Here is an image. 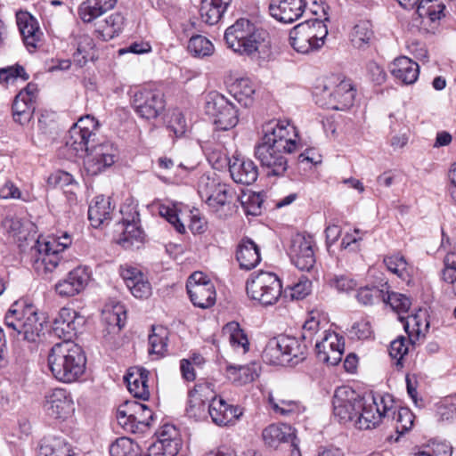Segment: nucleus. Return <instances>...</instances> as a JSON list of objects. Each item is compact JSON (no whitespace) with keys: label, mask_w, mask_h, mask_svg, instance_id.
<instances>
[{"label":"nucleus","mask_w":456,"mask_h":456,"mask_svg":"<svg viewBox=\"0 0 456 456\" xmlns=\"http://www.w3.org/2000/svg\"><path fill=\"white\" fill-rule=\"evenodd\" d=\"M264 133L261 142L255 148V156L267 169V176H282L288 168L284 154L297 148L296 128L288 122L275 121L266 124Z\"/></svg>","instance_id":"nucleus-1"},{"label":"nucleus","mask_w":456,"mask_h":456,"mask_svg":"<svg viewBox=\"0 0 456 456\" xmlns=\"http://www.w3.org/2000/svg\"><path fill=\"white\" fill-rule=\"evenodd\" d=\"M53 376L63 383L77 381L85 372L86 357L82 347L71 340L55 344L48 354Z\"/></svg>","instance_id":"nucleus-2"},{"label":"nucleus","mask_w":456,"mask_h":456,"mask_svg":"<svg viewBox=\"0 0 456 456\" xmlns=\"http://www.w3.org/2000/svg\"><path fill=\"white\" fill-rule=\"evenodd\" d=\"M268 33L248 19H239L224 32L227 46L234 53L250 56L267 45Z\"/></svg>","instance_id":"nucleus-3"},{"label":"nucleus","mask_w":456,"mask_h":456,"mask_svg":"<svg viewBox=\"0 0 456 456\" xmlns=\"http://www.w3.org/2000/svg\"><path fill=\"white\" fill-rule=\"evenodd\" d=\"M4 322L7 328L24 340L35 342L43 330L44 322L33 305L20 307L14 304L5 314Z\"/></svg>","instance_id":"nucleus-4"},{"label":"nucleus","mask_w":456,"mask_h":456,"mask_svg":"<svg viewBox=\"0 0 456 456\" xmlns=\"http://www.w3.org/2000/svg\"><path fill=\"white\" fill-rule=\"evenodd\" d=\"M327 35V26L315 19L295 26L289 32V42L297 53H308L322 47Z\"/></svg>","instance_id":"nucleus-5"},{"label":"nucleus","mask_w":456,"mask_h":456,"mask_svg":"<svg viewBox=\"0 0 456 456\" xmlns=\"http://www.w3.org/2000/svg\"><path fill=\"white\" fill-rule=\"evenodd\" d=\"M317 90L320 92H316L315 94L321 98L317 102L327 108L344 110L354 103L355 90L349 80L333 77L325 81Z\"/></svg>","instance_id":"nucleus-6"},{"label":"nucleus","mask_w":456,"mask_h":456,"mask_svg":"<svg viewBox=\"0 0 456 456\" xmlns=\"http://www.w3.org/2000/svg\"><path fill=\"white\" fill-rule=\"evenodd\" d=\"M281 289L276 274L263 271L250 274L246 285L248 296L265 305L274 304L281 294Z\"/></svg>","instance_id":"nucleus-7"},{"label":"nucleus","mask_w":456,"mask_h":456,"mask_svg":"<svg viewBox=\"0 0 456 456\" xmlns=\"http://www.w3.org/2000/svg\"><path fill=\"white\" fill-rule=\"evenodd\" d=\"M361 408L354 421L359 429L376 428L382 419L390 418L391 407L386 403L384 397H362Z\"/></svg>","instance_id":"nucleus-8"},{"label":"nucleus","mask_w":456,"mask_h":456,"mask_svg":"<svg viewBox=\"0 0 456 456\" xmlns=\"http://www.w3.org/2000/svg\"><path fill=\"white\" fill-rule=\"evenodd\" d=\"M117 146L105 141L94 143L93 147L86 153L84 166L86 173L90 175H97L110 167L118 158Z\"/></svg>","instance_id":"nucleus-9"},{"label":"nucleus","mask_w":456,"mask_h":456,"mask_svg":"<svg viewBox=\"0 0 456 456\" xmlns=\"http://www.w3.org/2000/svg\"><path fill=\"white\" fill-rule=\"evenodd\" d=\"M205 111L220 130H228L238 122L237 110L224 95L216 94L206 102Z\"/></svg>","instance_id":"nucleus-10"},{"label":"nucleus","mask_w":456,"mask_h":456,"mask_svg":"<svg viewBox=\"0 0 456 456\" xmlns=\"http://www.w3.org/2000/svg\"><path fill=\"white\" fill-rule=\"evenodd\" d=\"M187 292L191 303L200 308H209L216 303L214 284L201 272H194L186 283Z\"/></svg>","instance_id":"nucleus-11"},{"label":"nucleus","mask_w":456,"mask_h":456,"mask_svg":"<svg viewBox=\"0 0 456 456\" xmlns=\"http://www.w3.org/2000/svg\"><path fill=\"white\" fill-rule=\"evenodd\" d=\"M362 397L349 387L336 389L333 396V413L340 422L354 421L361 408Z\"/></svg>","instance_id":"nucleus-12"},{"label":"nucleus","mask_w":456,"mask_h":456,"mask_svg":"<svg viewBox=\"0 0 456 456\" xmlns=\"http://www.w3.org/2000/svg\"><path fill=\"white\" fill-rule=\"evenodd\" d=\"M44 410L45 413L58 420L64 421L75 412V403L71 394L63 388L49 391L45 396Z\"/></svg>","instance_id":"nucleus-13"},{"label":"nucleus","mask_w":456,"mask_h":456,"mask_svg":"<svg viewBox=\"0 0 456 456\" xmlns=\"http://www.w3.org/2000/svg\"><path fill=\"white\" fill-rule=\"evenodd\" d=\"M314 240L311 235L297 233L291 238L289 255L301 271H310L315 264Z\"/></svg>","instance_id":"nucleus-14"},{"label":"nucleus","mask_w":456,"mask_h":456,"mask_svg":"<svg viewBox=\"0 0 456 456\" xmlns=\"http://www.w3.org/2000/svg\"><path fill=\"white\" fill-rule=\"evenodd\" d=\"M316 355L319 361L331 366L340 362L344 353V340L336 332L323 330L322 338L315 340Z\"/></svg>","instance_id":"nucleus-15"},{"label":"nucleus","mask_w":456,"mask_h":456,"mask_svg":"<svg viewBox=\"0 0 456 456\" xmlns=\"http://www.w3.org/2000/svg\"><path fill=\"white\" fill-rule=\"evenodd\" d=\"M60 253L49 242L38 239L31 248V263L39 275H46L55 270L61 262Z\"/></svg>","instance_id":"nucleus-16"},{"label":"nucleus","mask_w":456,"mask_h":456,"mask_svg":"<svg viewBox=\"0 0 456 456\" xmlns=\"http://www.w3.org/2000/svg\"><path fill=\"white\" fill-rule=\"evenodd\" d=\"M132 106L142 118L153 119L163 111L165 101L159 92L143 89L134 93Z\"/></svg>","instance_id":"nucleus-17"},{"label":"nucleus","mask_w":456,"mask_h":456,"mask_svg":"<svg viewBox=\"0 0 456 456\" xmlns=\"http://www.w3.org/2000/svg\"><path fill=\"white\" fill-rule=\"evenodd\" d=\"M412 14L414 25L426 31L433 29L444 17L445 5L442 0H419Z\"/></svg>","instance_id":"nucleus-18"},{"label":"nucleus","mask_w":456,"mask_h":456,"mask_svg":"<svg viewBox=\"0 0 456 456\" xmlns=\"http://www.w3.org/2000/svg\"><path fill=\"white\" fill-rule=\"evenodd\" d=\"M214 394L209 383H197L189 392L186 406V415L189 418L200 420L207 417L208 404Z\"/></svg>","instance_id":"nucleus-19"},{"label":"nucleus","mask_w":456,"mask_h":456,"mask_svg":"<svg viewBox=\"0 0 456 456\" xmlns=\"http://www.w3.org/2000/svg\"><path fill=\"white\" fill-rule=\"evenodd\" d=\"M37 95L36 84L28 83L14 98L12 103V116L15 122L28 124L35 110V102Z\"/></svg>","instance_id":"nucleus-20"},{"label":"nucleus","mask_w":456,"mask_h":456,"mask_svg":"<svg viewBox=\"0 0 456 456\" xmlns=\"http://www.w3.org/2000/svg\"><path fill=\"white\" fill-rule=\"evenodd\" d=\"M84 323V317L77 311L69 307H62L53 320V331L55 336L63 340H71Z\"/></svg>","instance_id":"nucleus-21"},{"label":"nucleus","mask_w":456,"mask_h":456,"mask_svg":"<svg viewBox=\"0 0 456 456\" xmlns=\"http://www.w3.org/2000/svg\"><path fill=\"white\" fill-rule=\"evenodd\" d=\"M89 281L90 272L88 268L78 266L70 271L66 278L59 281L54 289L61 297H74L85 289Z\"/></svg>","instance_id":"nucleus-22"},{"label":"nucleus","mask_w":456,"mask_h":456,"mask_svg":"<svg viewBox=\"0 0 456 456\" xmlns=\"http://www.w3.org/2000/svg\"><path fill=\"white\" fill-rule=\"evenodd\" d=\"M305 5V0H272L269 12L278 21L292 23L303 15Z\"/></svg>","instance_id":"nucleus-23"},{"label":"nucleus","mask_w":456,"mask_h":456,"mask_svg":"<svg viewBox=\"0 0 456 456\" xmlns=\"http://www.w3.org/2000/svg\"><path fill=\"white\" fill-rule=\"evenodd\" d=\"M119 273L134 297L147 298L151 295V283L140 269L126 265L120 266Z\"/></svg>","instance_id":"nucleus-24"},{"label":"nucleus","mask_w":456,"mask_h":456,"mask_svg":"<svg viewBox=\"0 0 456 456\" xmlns=\"http://www.w3.org/2000/svg\"><path fill=\"white\" fill-rule=\"evenodd\" d=\"M208 404V414L215 424L226 426L233 423L242 415L240 408L227 403L223 398H217L212 394Z\"/></svg>","instance_id":"nucleus-25"},{"label":"nucleus","mask_w":456,"mask_h":456,"mask_svg":"<svg viewBox=\"0 0 456 456\" xmlns=\"http://www.w3.org/2000/svg\"><path fill=\"white\" fill-rule=\"evenodd\" d=\"M16 17L24 45L29 52H33L38 47L43 37L37 20L27 12H18Z\"/></svg>","instance_id":"nucleus-26"},{"label":"nucleus","mask_w":456,"mask_h":456,"mask_svg":"<svg viewBox=\"0 0 456 456\" xmlns=\"http://www.w3.org/2000/svg\"><path fill=\"white\" fill-rule=\"evenodd\" d=\"M142 413H150L151 411L145 405L135 401L126 402L117 411L118 424L126 430L134 431L136 422H146L147 418H142Z\"/></svg>","instance_id":"nucleus-27"},{"label":"nucleus","mask_w":456,"mask_h":456,"mask_svg":"<svg viewBox=\"0 0 456 456\" xmlns=\"http://www.w3.org/2000/svg\"><path fill=\"white\" fill-rule=\"evenodd\" d=\"M229 172L235 183L245 185L252 184L258 177V168L249 159L234 157L230 159Z\"/></svg>","instance_id":"nucleus-28"},{"label":"nucleus","mask_w":456,"mask_h":456,"mask_svg":"<svg viewBox=\"0 0 456 456\" xmlns=\"http://www.w3.org/2000/svg\"><path fill=\"white\" fill-rule=\"evenodd\" d=\"M139 214L134 211L130 217H123L124 230L119 238V244L126 249L139 248L144 240V232L139 226Z\"/></svg>","instance_id":"nucleus-29"},{"label":"nucleus","mask_w":456,"mask_h":456,"mask_svg":"<svg viewBox=\"0 0 456 456\" xmlns=\"http://www.w3.org/2000/svg\"><path fill=\"white\" fill-rule=\"evenodd\" d=\"M96 142V134L73 126L66 140V145L74 151L76 156L87 153Z\"/></svg>","instance_id":"nucleus-30"},{"label":"nucleus","mask_w":456,"mask_h":456,"mask_svg":"<svg viewBox=\"0 0 456 456\" xmlns=\"http://www.w3.org/2000/svg\"><path fill=\"white\" fill-rule=\"evenodd\" d=\"M262 438L266 446L277 448L280 444L291 443L294 445L296 438L293 428L286 424H272L262 432Z\"/></svg>","instance_id":"nucleus-31"},{"label":"nucleus","mask_w":456,"mask_h":456,"mask_svg":"<svg viewBox=\"0 0 456 456\" xmlns=\"http://www.w3.org/2000/svg\"><path fill=\"white\" fill-rule=\"evenodd\" d=\"M391 74L403 84L411 85L416 82L419 64L406 56L396 58L390 65Z\"/></svg>","instance_id":"nucleus-32"},{"label":"nucleus","mask_w":456,"mask_h":456,"mask_svg":"<svg viewBox=\"0 0 456 456\" xmlns=\"http://www.w3.org/2000/svg\"><path fill=\"white\" fill-rule=\"evenodd\" d=\"M149 371L143 368L134 367L124 377L127 388L134 397L146 400L150 396L148 387Z\"/></svg>","instance_id":"nucleus-33"},{"label":"nucleus","mask_w":456,"mask_h":456,"mask_svg":"<svg viewBox=\"0 0 456 456\" xmlns=\"http://www.w3.org/2000/svg\"><path fill=\"white\" fill-rule=\"evenodd\" d=\"M286 362L297 364L304 361L307 354L308 346L300 338L280 335Z\"/></svg>","instance_id":"nucleus-34"},{"label":"nucleus","mask_w":456,"mask_h":456,"mask_svg":"<svg viewBox=\"0 0 456 456\" xmlns=\"http://www.w3.org/2000/svg\"><path fill=\"white\" fill-rule=\"evenodd\" d=\"M112 209L110 198H106L103 195L96 196L88 208V219L91 224L97 228L105 222H109L111 218Z\"/></svg>","instance_id":"nucleus-35"},{"label":"nucleus","mask_w":456,"mask_h":456,"mask_svg":"<svg viewBox=\"0 0 456 456\" xmlns=\"http://www.w3.org/2000/svg\"><path fill=\"white\" fill-rule=\"evenodd\" d=\"M236 258L241 269L251 270L261 261L259 248L250 239L242 240L238 246Z\"/></svg>","instance_id":"nucleus-36"},{"label":"nucleus","mask_w":456,"mask_h":456,"mask_svg":"<svg viewBox=\"0 0 456 456\" xmlns=\"http://www.w3.org/2000/svg\"><path fill=\"white\" fill-rule=\"evenodd\" d=\"M124 23L125 18L121 13H113L95 23V33L103 41L110 40L122 31Z\"/></svg>","instance_id":"nucleus-37"},{"label":"nucleus","mask_w":456,"mask_h":456,"mask_svg":"<svg viewBox=\"0 0 456 456\" xmlns=\"http://www.w3.org/2000/svg\"><path fill=\"white\" fill-rule=\"evenodd\" d=\"M38 456H73L71 445L62 437L48 436L41 440Z\"/></svg>","instance_id":"nucleus-38"},{"label":"nucleus","mask_w":456,"mask_h":456,"mask_svg":"<svg viewBox=\"0 0 456 456\" xmlns=\"http://www.w3.org/2000/svg\"><path fill=\"white\" fill-rule=\"evenodd\" d=\"M428 328L429 322L427 319L426 311L419 310L406 318L404 330L411 344H414L420 337H424Z\"/></svg>","instance_id":"nucleus-39"},{"label":"nucleus","mask_w":456,"mask_h":456,"mask_svg":"<svg viewBox=\"0 0 456 456\" xmlns=\"http://www.w3.org/2000/svg\"><path fill=\"white\" fill-rule=\"evenodd\" d=\"M227 378L236 386H243L258 377L256 363L250 365L229 366L226 370Z\"/></svg>","instance_id":"nucleus-40"},{"label":"nucleus","mask_w":456,"mask_h":456,"mask_svg":"<svg viewBox=\"0 0 456 456\" xmlns=\"http://www.w3.org/2000/svg\"><path fill=\"white\" fill-rule=\"evenodd\" d=\"M223 333L229 337V341L235 350H241L243 354L249 348V342L247 335L240 329L238 322H232L223 328Z\"/></svg>","instance_id":"nucleus-41"},{"label":"nucleus","mask_w":456,"mask_h":456,"mask_svg":"<svg viewBox=\"0 0 456 456\" xmlns=\"http://www.w3.org/2000/svg\"><path fill=\"white\" fill-rule=\"evenodd\" d=\"M452 447L444 441L431 440L419 448H415L409 456H452Z\"/></svg>","instance_id":"nucleus-42"},{"label":"nucleus","mask_w":456,"mask_h":456,"mask_svg":"<svg viewBox=\"0 0 456 456\" xmlns=\"http://www.w3.org/2000/svg\"><path fill=\"white\" fill-rule=\"evenodd\" d=\"M262 358L271 365H283L286 362L280 336L271 338L266 344Z\"/></svg>","instance_id":"nucleus-43"},{"label":"nucleus","mask_w":456,"mask_h":456,"mask_svg":"<svg viewBox=\"0 0 456 456\" xmlns=\"http://www.w3.org/2000/svg\"><path fill=\"white\" fill-rule=\"evenodd\" d=\"M102 319L110 329L119 331L125 325L126 315L123 305H106L102 310Z\"/></svg>","instance_id":"nucleus-44"},{"label":"nucleus","mask_w":456,"mask_h":456,"mask_svg":"<svg viewBox=\"0 0 456 456\" xmlns=\"http://www.w3.org/2000/svg\"><path fill=\"white\" fill-rule=\"evenodd\" d=\"M384 264L387 270L396 274L403 281H407L410 277L411 266L408 264L403 256L393 254L384 257Z\"/></svg>","instance_id":"nucleus-45"},{"label":"nucleus","mask_w":456,"mask_h":456,"mask_svg":"<svg viewBox=\"0 0 456 456\" xmlns=\"http://www.w3.org/2000/svg\"><path fill=\"white\" fill-rule=\"evenodd\" d=\"M167 330L163 327L152 328V333L149 336V354L156 355V358L163 356L167 351Z\"/></svg>","instance_id":"nucleus-46"},{"label":"nucleus","mask_w":456,"mask_h":456,"mask_svg":"<svg viewBox=\"0 0 456 456\" xmlns=\"http://www.w3.org/2000/svg\"><path fill=\"white\" fill-rule=\"evenodd\" d=\"M372 38L373 31L368 21H361L353 28L351 41L354 47L365 48L370 45Z\"/></svg>","instance_id":"nucleus-47"},{"label":"nucleus","mask_w":456,"mask_h":456,"mask_svg":"<svg viewBox=\"0 0 456 456\" xmlns=\"http://www.w3.org/2000/svg\"><path fill=\"white\" fill-rule=\"evenodd\" d=\"M232 196V191L229 186L225 183H220L204 200L214 211H218L221 207L230 202Z\"/></svg>","instance_id":"nucleus-48"},{"label":"nucleus","mask_w":456,"mask_h":456,"mask_svg":"<svg viewBox=\"0 0 456 456\" xmlns=\"http://www.w3.org/2000/svg\"><path fill=\"white\" fill-rule=\"evenodd\" d=\"M234 98L241 105L248 107L252 103V96L255 94V87L248 78H241L232 86Z\"/></svg>","instance_id":"nucleus-49"},{"label":"nucleus","mask_w":456,"mask_h":456,"mask_svg":"<svg viewBox=\"0 0 456 456\" xmlns=\"http://www.w3.org/2000/svg\"><path fill=\"white\" fill-rule=\"evenodd\" d=\"M382 302L389 305L398 314L407 313L411 305V300L406 295L388 290L384 291Z\"/></svg>","instance_id":"nucleus-50"},{"label":"nucleus","mask_w":456,"mask_h":456,"mask_svg":"<svg viewBox=\"0 0 456 456\" xmlns=\"http://www.w3.org/2000/svg\"><path fill=\"white\" fill-rule=\"evenodd\" d=\"M225 11L226 9H224L221 5L213 4L208 0H201L200 14L201 20L206 24H216L220 20L221 17L225 12Z\"/></svg>","instance_id":"nucleus-51"},{"label":"nucleus","mask_w":456,"mask_h":456,"mask_svg":"<svg viewBox=\"0 0 456 456\" xmlns=\"http://www.w3.org/2000/svg\"><path fill=\"white\" fill-rule=\"evenodd\" d=\"M443 280L451 285V289L456 297V248L450 249L444 258Z\"/></svg>","instance_id":"nucleus-52"},{"label":"nucleus","mask_w":456,"mask_h":456,"mask_svg":"<svg viewBox=\"0 0 456 456\" xmlns=\"http://www.w3.org/2000/svg\"><path fill=\"white\" fill-rule=\"evenodd\" d=\"M188 51L195 57L209 56L214 53V45L207 37L197 35L189 40Z\"/></svg>","instance_id":"nucleus-53"},{"label":"nucleus","mask_w":456,"mask_h":456,"mask_svg":"<svg viewBox=\"0 0 456 456\" xmlns=\"http://www.w3.org/2000/svg\"><path fill=\"white\" fill-rule=\"evenodd\" d=\"M269 403L276 413L284 417L298 414L301 411V407L296 401L284 399L276 400L273 396L270 395Z\"/></svg>","instance_id":"nucleus-54"},{"label":"nucleus","mask_w":456,"mask_h":456,"mask_svg":"<svg viewBox=\"0 0 456 456\" xmlns=\"http://www.w3.org/2000/svg\"><path fill=\"white\" fill-rule=\"evenodd\" d=\"M137 444L127 437L118 438L110 447V456H138Z\"/></svg>","instance_id":"nucleus-55"},{"label":"nucleus","mask_w":456,"mask_h":456,"mask_svg":"<svg viewBox=\"0 0 456 456\" xmlns=\"http://www.w3.org/2000/svg\"><path fill=\"white\" fill-rule=\"evenodd\" d=\"M411 344V340L403 336L398 337L393 340L389 347V354L395 359V364L398 367H403L402 360L409 351V345Z\"/></svg>","instance_id":"nucleus-56"},{"label":"nucleus","mask_w":456,"mask_h":456,"mask_svg":"<svg viewBox=\"0 0 456 456\" xmlns=\"http://www.w3.org/2000/svg\"><path fill=\"white\" fill-rule=\"evenodd\" d=\"M390 417L396 419V430L404 433L413 425V413L408 408H400L397 411L391 407Z\"/></svg>","instance_id":"nucleus-57"},{"label":"nucleus","mask_w":456,"mask_h":456,"mask_svg":"<svg viewBox=\"0 0 456 456\" xmlns=\"http://www.w3.org/2000/svg\"><path fill=\"white\" fill-rule=\"evenodd\" d=\"M329 285L338 292L348 293L357 287V281L348 274H336L329 279Z\"/></svg>","instance_id":"nucleus-58"},{"label":"nucleus","mask_w":456,"mask_h":456,"mask_svg":"<svg viewBox=\"0 0 456 456\" xmlns=\"http://www.w3.org/2000/svg\"><path fill=\"white\" fill-rule=\"evenodd\" d=\"M319 338H322V333L320 334V322L314 317H311L305 322L302 327L300 339L308 346Z\"/></svg>","instance_id":"nucleus-59"},{"label":"nucleus","mask_w":456,"mask_h":456,"mask_svg":"<svg viewBox=\"0 0 456 456\" xmlns=\"http://www.w3.org/2000/svg\"><path fill=\"white\" fill-rule=\"evenodd\" d=\"M167 127L176 137L185 134L188 130V123L183 113L179 110H174L170 115Z\"/></svg>","instance_id":"nucleus-60"},{"label":"nucleus","mask_w":456,"mask_h":456,"mask_svg":"<svg viewBox=\"0 0 456 456\" xmlns=\"http://www.w3.org/2000/svg\"><path fill=\"white\" fill-rule=\"evenodd\" d=\"M28 77L29 76L25 71L24 68L19 64L0 69L1 83H12L18 78H21L23 81H26Z\"/></svg>","instance_id":"nucleus-61"},{"label":"nucleus","mask_w":456,"mask_h":456,"mask_svg":"<svg viewBox=\"0 0 456 456\" xmlns=\"http://www.w3.org/2000/svg\"><path fill=\"white\" fill-rule=\"evenodd\" d=\"M156 442L167 444H175V447L181 448L182 440L179 436L178 430L173 425H164L158 435Z\"/></svg>","instance_id":"nucleus-62"},{"label":"nucleus","mask_w":456,"mask_h":456,"mask_svg":"<svg viewBox=\"0 0 456 456\" xmlns=\"http://www.w3.org/2000/svg\"><path fill=\"white\" fill-rule=\"evenodd\" d=\"M384 291L376 287H363L357 291L356 298L362 305H372L376 301H382Z\"/></svg>","instance_id":"nucleus-63"},{"label":"nucleus","mask_w":456,"mask_h":456,"mask_svg":"<svg viewBox=\"0 0 456 456\" xmlns=\"http://www.w3.org/2000/svg\"><path fill=\"white\" fill-rule=\"evenodd\" d=\"M103 14L94 0H86L78 8V15L84 22H91Z\"/></svg>","instance_id":"nucleus-64"}]
</instances>
